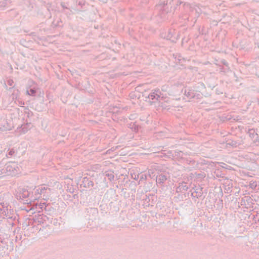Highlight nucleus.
Returning a JSON list of instances; mask_svg holds the SVG:
<instances>
[{
	"mask_svg": "<svg viewBox=\"0 0 259 259\" xmlns=\"http://www.w3.org/2000/svg\"><path fill=\"white\" fill-rule=\"evenodd\" d=\"M181 4L179 0H170L168 3L167 1L165 2L163 1L160 2L157 6L156 8L158 10L162 11L165 13H168L174 10L176 7Z\"/></svg>",
	"mask_w": 259,
	"mask_h": 259,
	"instance_id": "nucleus-1",
	"label": "nucleus"
},
{
	"mask_svg": "<svg viewBox=\"0 0 259 259\" xmlns=\"http://www.w3.org/2000/svg\"><path fill=\"white\" fill-rule=\"evenodd\" d=\"M13 209L11 206L7 202L0 203V217L3 219H9L14 220L15 217L14 215Z\"/></svg>",
	"mask_w": 259,
	"mask_h": 259,
	"instance_id": "nucleus-2",
	"label": "nucleus"
},
{
	"mask_svg": "<svg viewBox=\"0 0 259 259\" xmlns=\"http://www.w3.org/2000/svg\"><path fill=\"white\" fill-rule=\"evenodd\" d=\"M52 189L46 185H41L34 189V199L39 198L41 195L44 199H49L51 196Z\"/></svg>",
	"mask_w": 259,
	"mask_h": 259,
	"instance_id": "nucleus-3",
	"label": "nucleus"
},
{
	"mask_svg": "<svg viewBox=\"0 0 259 259\" xmlns=\"http://www.w3.org/2000/svg\"><path fill=\"white\" fill-rule=\"evenodd\" d=\"M6 171L8 176H14L17 175L19 171V167L17 163L15 162H9L6 163Z\"/></svg>",
	"mask_w": 259,
	"mask_h": 259,
	"instance_id": "nucleus-4",
	"label": "nucleus"
},
{
	"mask_svg": "<svg viewBox=\"0 0 259 259\" xmlns=\"http://www.w3.org/2000/svg\"><path fill=\"white\" fill-rule=\"evenodd\" d=\"M161 93L159 90H155L154 92L151 93L148 95L145 96L146 98V101H148L151 103H155L157 101H159L160 98Z\"/></svg>",
	"mask_w": 259,
	"mask_h": 259,
	"instance_id": "nucleus-5",
	"label": "nucleus"
},
{
	"mask_svg": "<svg viewBox=\"0 0 259 259\" xmlns=\"http://www.w3.org/2000/svg\"><path fill=\"white\" fill-rule=\"evenodd\" d=\"M185 95L189 99H193L196 98H199L200 96V94L195 92L194 90L191 89H186L185 90Z\"/></svg>",
	"mask_w": 259,
	"mask_h": 259,
	"instance_id": "nucleus-6",
	"label": "nucleus"
},
{
	"mask_svg": "<svg viewBox=\"0 0 259 259\" xmlns=\"http://www.w3.org/2000/svg\"><path fill=\"white\" fill-rule=\"evenodd\" d=\"M30 193L25 188H21L19 190L18 194L17 195V199H23L28 197Z\"/></svg>",
	"mask_w": 259,
	"mask_h": 259,
	"instance_id": "nucleus-7",
	"label": "nucleus"
},
{
	"mask_svg": "<svg viewBox=\"0 0 259 259\" xmlns=\"http://www.w3.org/2000/svg\"><path fill=\"white\" fill-rule=\"evenodd\" d=\"M6 165V162L4 160L0 162V178L8 176Z\"/></svg>",
	"mask_w": 259,
	"mask_h": 259,
	"instance_id": "nucleus-8",
	"label": "nucleus"
},
{
	"mask_svg": "<svg viewBox=\"0 0 259 259\" xmlns=\"http://www.w3.org/2000/svg\"><path fill=\"white\" fill-rule=\"evenodd\" d=\"M167 176L165 175L160 174L157 176L156 183L157 184L163 185L164 183L167 180Z\"/></svg>",
	"mask_w": 259,
	"mask_h": 259,
	"instance_id": "nucleus-9",
	"label": "nucleus"
},
{
	"mask_svg": "<svg viewBox=\"0 0 259 259\" xmlns=\"http://www.w3.org/2000/svg\"><path fill=\"white\" fill-rule=\"evenodd\" d=\"M104 175L111 182L114 180V172L111 170L105 171Z\"/></svg>",
	"mask_w": 259,
	"mask_h": 259,
	"instance_id": "nucleus-10",
	"label": "nucleus"
},
{
	"mask_svg": "<svg viewBox=\"0 0 259 259\" xmlns=\"http://www.w3.org/2000/svg\"><path fill=\"white\" fill-rule=\"evenodd\" d=\"M31 127V123H26L25 124L22 125L21 126V131L22 133L24 134L26 133Z\"/></svg>",
	"mask_w": 259,
	"mask_h": 259,
	"instance_id": "nucleus-11",
	"label": "nucleus"
},
{
	"mask_svg": "<svg viewBox=\"0 0 259 259\" xmlns=\"http://www.w3.org/2000/svg\"><path fill=\"white\" fill-rule=\"evenodd\" d=\"M202 195V188L197 189L192 193V195L193 197H196L197 198L200 197Z\"/></svg>",
	"mask_w": 259,
	"mask_h": 259,
	"instance_id": "nucleus-12",
	"label": "nucleus"
},
{
	"mask_svg": "<svg viewBox=\"0 0 259 259\" xmlns=\"http://www.w3.org/2000/svg\"><path fill=\"white\" fill-rule=\"evenodd\" d=\"M248 134L251 138H252V139H254V140H255L256 139L258 138L257 134L253 130H249Z\"/></svg>",
	"mask_w": 259,
	"mask_h": 259,
	"instance_id": "nucleus-13",
	"label": "nucleus"
},
{
	"mask_svg": "<svg viewBox=\"0 0 259 259\" xmlns=\"http://www.w3.org/2000/svg\"><path fill=\"white\" fill-rule=\"evenodd\" d=\"M36 92V90L34 88H30L26 91V94L31 96H35Z\"/></svg>",
	"mask_w": 259,
	"mask_h": 259,
	"instance_id": "nucleus-14",
	"label": "nucleus"
},
{
	"mask_svg": "<svg viewBox=\"0 0 259 259\" xmlns=\"http://www.w3.org/2000/svg\"><path fill=\"white\" fill-rule=\"evenodd\" d=\"M8 0H0V9H4L8 4Z\"/></svg>",
	"mask_w": 259,
	"mask_h": 259,
	"instance_id": "nucleus-15",
	"label": "nucleus"
},
{
	"mask_svg": "<svg viewBox=\"0 0 259 259\" xmlns=\"http://www.w3.org/2000/svg\"><path fill=\"white\" fill-rule=\"evenodd\" d=\"M15 103H16L17 105H18V106H19L20 107H23V105H24V102L19 99L15 101Z\"/></svg>",
	"mask_w": 259,
	"mask_h": 259,
	"instance_id": "nucleus-16",
	"label": "nucleus"
},
{
	"mask_svg": "<svg viewBox=\"0 0 259 259\" xmlns=\"http://www.w3.org/2000/svg\"><path fill=\"white\" fill-rule=\"evenodd\" d=\"M257 186L256 183L255 182H250V187L252 189H255Z\"/></svg>",
	"mask_w": 259,
	"mask_h": 259,
	"instance_id": "nucleus-17",
	"label": "nucleus"
},
{
	"mask_svg": "<svg viewBox=\"0 0 259 259\" xmlns=\"http://www.w3.org/2000/svg\"><path fill=\"white\" fill-rule=\"evenodd\" d=\"M15 150L13 149H10L8 153V155L10 156H12L15 154Z\"/></svg>",
	"mask_w": 259,
	"mask_h": 259,
	"instance_id": "nucleus-18",
	"label": "nucleus"
},
{
	"mask_svg": "<svg viewBox=\"0 0 259 259\" xmlns=\"http://www.w3.org/2000/svg\"><path fill=\"white\" fill-rule=\"evenodd\" d=\"M8 84L10 86H13L14 84V81L12 79H9L8 80Z\"/></svg>",
	"mask_w": 259,
	"mask_h": 259,
	"instance_id": "nucleus-19",
	"label": "nucleus"
},
{
	"mask_svg": "<svg viewBox=\"0 0 259 259\" xmlns=\"http://www.w3.org/2000/svg\"><path fill=\"white\" fill-rule=\"evenodd\" d=\"M184 184H185V183H184ZM182 187L183 190L186 191L188 189V187L186 185H183V184H182Z\"/></svg>",
	"mask_w": 259,
	"mask_h": 259,
	"instance_id": "nucleus-20",
	"label": "nucleus"
},
{
	"mask_svg": "<svg viewBox=\"0 0 259 259\" xmlns=\"http://www.w3.org/2000/svg\"><path fill=\"white\" fill-rule=\"evenodd\" d=\"M39 206H40V207H39L40 208H41L42 210L43 209V208H45L46 207L45 203H42V204L40 203L39 204Z\"/></svg>",
	"mask_w": 259,
	"mask_h": 259,
	"instance_id": "nucleus-21",
	"label": "nucleus"
},
{
	"mask_svg": "<svg viewBox=\"0 0 259 259\" xmlns=\"http://www.w3.org/2000/svg\"><path fill=\"white\" fill-rule=\"evenodd\" d=\"M58 220L57 219H54L53 221V224L55 225H57Z\"/></svg>",
	"mask_w": 259,
	"mask_h": 259,
	"instance_id": "nucleus-22",
	"label": "nucleus"
},
{
	"mask_svg": "<svg viewBox=\"0 0 259 259\" xmlns=\"http://www.w3.org/2000/svg\"><path fill=\"white\" fill-rule=\"evenodd\" d=\"M183 60H184V59H182ZM178 60L179 61L180 63L181 62V61L182 60V59L181 58H178Z\"/></svg>",
	"mask_w": 259,
	"mask_h": 259,
	"instance_id": "nucleus-23",
	"label": "nucleus"
},
{
	"mask_svg": "<svg viewBox=\"0 0 259 259\" xmlns=\"http://www.w3.org/2000/svg\"><path fill=\"white\" fill-rule=\"evenodd\" d=\"M139 177V175L137 176V177L136 176H135V177L134 178V179H137Z\"/></svg>",
	"mask_w": 259,
	"mask_h": 259,
	"instance_id": "nucleus-24",
	"label": "nucleus"
},
{
	"mask_svg": "<svg viewBox=\"0 0 259 259\" xmlns=\"http://www.w3.org/2000/svg\"><path fill=\"white\" fill-rule=\"evenodd\" d=\"M144 179V175H142L141 176V179Z\"/></svg>",
	"mask_w": 259,
	"mask_h": 259,
	"instance_id": "nucleus-25",
	"label": "nucleus"
}]
</instances>
